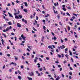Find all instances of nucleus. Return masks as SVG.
I'll return each mask as SVG.
<instances>
[{
	"instance_id": "1",
	"label": "nucleus",
	"mask_w": 80,
	"mask_h": 80,
	"mask_svg": "<svg viewBox=\"0 0 80 80\" xmlns=\"http://www.w3.org/2000/svg\"><path fill=\"white\" fill-rule=\"evenodd\" d=\"M12 28V26H10L9 28V27H8L6 29V30L5 29H4L3 30V32H8V30H10V29H11Z\"/></svg>"
},
{
	"instance_id": "2",
	"label": "nucleus",
	"mask_w": 80,
	"mask_h": 80,
	"mask_svg": "<svg viewBox=\"0 0 80 80\" xmlns=\"http://www.w3.org/2000/svg\"><path fill=\"white\" fill-rule=\"evenodd\" d=\"M21 36V37H22V38L23 40H25V38H27L26 37H25L23 36V34H22Z\"/></svg>"
},
{
	"instance_id": "3",
	"label": "nucleus",
	"mask_w": 80,
	"mask_h": 80,
	"mask_svg": "<svg viewBox=\"0 0 80 80\" xmlns=\"http://www.w3.org/2000/svg\"><path fill=\"white\" fill-rule=\"evenodd\" d=\"M17 26L18 27H19V28H21V25L20 24V23H17Z\"/></svg>"
},
{
	"instance_id": "4",
	"label": "nucleus",
	"mask_w": 80,
	"mask_h": 80,
	"mask_svg": "<svg viewBox=\"0 0 80 80\" xmlns=\"http://www.w3.org/2000/svg\"><path fill=\"white\" fill-rule=\"evenodd\" d=\"M8 14L10 17H12V18H13V16L12 14H11V13H10V12H8Z\"/></svg>"
},
{
	"instance_id": "5",
	"label": "nucleus",
	"mask_w": 80,
	"mask_h": 80,
	"mask_svg": "<svg viewBox=\"0 0 80 80\" xmlns=\"http://www.w3.org/2000/svg\"><path fill=\"white\" fill-rule=\"evenodd\" d=\"M65 48V47L64 45H62V46H60V48L61 49H63V48Z\"/></svg>"
},
{
	"instance_id": "6",
	"label": "nucleus",
	"mask_w": 80,
	"mask_h": 80,
	"mask_svg": "<svg viewBox=\"0 0 80 80\" xmlns=\"http://www.w3.org/2000/svg\"><path fill=\"white\" fill-rule=\"evenodd\" d=\"M53 8L54 13H56V12H55V11L54 10V9H55V6H53Z\"/></svg>"
},
{
	"instance_id": "7",
	"label": "nucleus",
	"mask_w": 80,
	"mask_h": 80,
	"mask_svg": "<svg viewBox=\"0 0 80 80\" xmlns=\"http://www.w3.org/2000/svg\"><path fill=\"white\" fill-rule=\"evenodd\" d=\"M35 22L36 23V24H37V25L38 27H39V26L40 25H39V24H37V21L35 20Z\"/></svg>"
},
{
	"instance_id": "8",
	"label": "nucleus",
	"mask_w": 80,
	"mask_h": 80,
	"mask_svg": "<svg viewBox=\"0 0 80 80\" xmlns=\"http://www.w3.org/2000/svg\"><path fill=\"white\" fill-rule=\"evenodd\" d=\"M36 59H34V62L35 63H36V62H37V59H38V57H36L35 58Z\"/></svg>"
},
{
	"instance_id": "9",
	"label": "nucleus",
	"mask_w": 80,
	"mask_h": 80,
	"mask_svg": "<svg viewBox=\"0 0 80 80\" xmlns=\"http://www.w3.org/2000/svg\"><path fill=\"white\" fill-rule=\"evenodd\" d=\"M1 41L2 42V44L3 45H4V40L3 39H2Z\"/></svg>"
},
{
	"instance_id": "10",
	"label": "nucleus",
	"mask_w": 80,
	"mask_h": 80,
	"mask_svg": "<svg viewBox=\"0 0 80 80\" xmlns=\"http://www.w3.org/2000/svg\"><path fill=\"white\" fill-rule=\"evenodd\" d=\"M60 80V77L59 76H58L57 77V78L56 79V80Z\"/></svg>"
},
{
	"instance_id": "11",
	"label": "nucleus",
	"mask_w": 80,
	"mask_h": 80,
	"mask_svg": "<svg viewBox=\"0 0 80 80\" xmlns=\"http://www.w3.org/2000/svg\"><path fill=\"white\" fill-rule=\"evenodd\" d=\"M27 78L29 80H32V78H30V77H28Z\"/></svg>"
},
{
	"instance_id": "12",
	"label": "nucleus",
	"mask_w": 80,
	"mask_h": 80,
	"mask_svg": "<svg viewBox=\"0 0 80 80\" xmlns=\"http://www.w3.org/2000/svg\"><path fill=\"white\" fill-rule=\"evenodd\" d=\"M57 40V38L55 36L54 37V38H52V40Z\"/></svg>"
},
{
	"instance_id": "13",
	"label": "nucleus",
	"mask_w": 80,
	"mask_h": 80,
	"mask_svg": "<svg viewBox=\"0 0 80 80\" xmlns=\"http://www.w3.org/2000/svg\"><path fill=\"white\" fill-rule=\"evenodd\" d=\"M23 22H24L25 23L27 24V20H22Z\"/></svg>"
},
{
	"instance_id": "14",
	"label": "nucleus",
	"mask_w": 80,
	"mask_h": 80,
	"mask_svg": "<svg viewBox=\"0 0 80 80\" xmlns=\"http://www.w3.org/2000/svg\"><path fill=\"white\" fill-rule=\"evenodd\" d=\"M69 52L70 53V55L72 56V52H71V51H69Z\"/></svg>"
},
{
	"instance_id": "15",
	"label": "nucleus",
	"mask_w": 80,
	"mask_h": 80,
	"mask_svg": "<svg viewBox=\"0 0 80 80\" xmlns=\"http://www.w3.org/2000/svg\"><path fill=\"white\" fill-rule=\"evenodd\" d=\"M15 18H17V19H18V18H19V17H18V16H15Z\"/></svg>"
},
{
	"instance_id": "16",
	"label": "nucleus",
	"mask_w": 80,
	"mask_h": 80,
	"mask_svg": "<svg viewBox=\"0 0 80 80\" xmlns=\"http://www.w3.org/2000/svg\"><path fill=\"white\" fill-rule=\"evenodd\" d=\"M8 24L9 25H12V22H8Z\"/></svg>"
},
{
	"instance_id": "17",
	"label": "nucleus",
	"mask_w": 80,
	"mask_h": 80,
	"mask_svg": "<svg viewBox=\"0 0 80 80\" xmlns=\"http://www.w3.org/2000/svg\"><path fill=\"white\" fill-rule=\"evenodd\" d=\"M18 16H19V17L20 18H22V17H23L22 16L20 15H18Z\"/></svg>"
},
{
	"instance_id": "18",
	"label": "nucleus",
	"mask_w": 80,
	"mask_h": 80,
	"mask_svg": "<svg viewBox=\"0 0 80 80\" xmlns=\"http://www.w3.org/2000/svg\"><path fill=\"white\" fill-rule=\"evenodd\" d=\"M25 7H27V6H28V4H27V2L25 3Z\"/></svg>"
},
{
	"instance_id": "19",
	"label": "nucleus",
	"mask_w": 80,
	"mask_h": 80,
	"mask_svg": "<svg viewBox=\"0 0 80 80\" xmlns=\"http://www.w3.org/2000/svg\"><path fill=\"white\" fill-rule=\"evenodd\" d=\"M69 75H70L72 76V72H69Z\"/></svg>"
},
{
	"instance_id": "20",
	"label": "nucleus",
	"mask_w": 80,
	"mask_h": 80,
	"mask_svg": "<svg viewBox=\"0 0 80 80\" xmlns=\"http://www.w3.org/2000/svg\"><path fill=\"white\" fill-rule=\"evenodd\" d=\"M32 29H33V30H34V31H35L36 32V31H37V29H35V28H34V27H33Z\"/></svg>"
},
{
	"instance_id": "21",
	"label": "nucleus",
	"mask_w": 80,
	"mask_h": 80,
	"mask_svg": "<svg viewBox=\"0 0 80 80\" xmlns=\"http://www.w3.org/2000/svg\"><path fill=\"white\" fill-rule=\"evenodd\" d=\"M66 14L67 15L69 16V17H70V14H69V13H68V12L66 13Z\"/></svg>"
},
{
	"instance_id": "22",
	"label": "nucleus",
	"mask_w": 80,
	"mask_h": 80,
	"mask_svg": "<svg viewBox=\"0 0 80 80\" xmlns=\"http://www.w3.org/2000/svg\"><path fill=\"white\" fill-rule=\"evenodd\" d=\"M2 35H3V36L4 37H5V38H7V36H6V35H5V34L2 33Z\"/></svg>"
},
{
	"instance_id": "23",
	"label": "nucleus",
	"mask_w": 80,
	"mask_h": 80,
	"mask_svg": "<svg viewBox=\"0 0 80 80\" xmlns=\"http://www.w3.org/2000/svg\"><path fill=\"white\" fill-rule=\"evenodd\" d=\"M43 28L44 29V30H46V27H45V26H43Z\"/></svg>"
},
{
	"instance_id": "24",
	"label": "nucleus",
	"mask_w": 80,
	"mask_h": 80,
	"mask_svg": "<svg viewBox=\"0 0 80 80\" xmlns=\"http://www.w3.org/2000/svg\"><path fill=\"white\" fill-rule=\"evenodd\" d=\"M57 55H58V57H59V58H61V55H60L59 54H58Z\"/></svg>"
},
{
	"instance_id": "25",
	"label": "nucleus",
	"mask_w": 80,
	"mask_h": 80,
	"mask_svg": "<svg viewBox=\"0 0 80 80\" xmlns=\"http://www.w3.org/2000/svg\"><path fill=\"white\" fill-rule=\"evenodd\" d=\"M23 11H24L25 12H27V9H24Z\"/></svg>"
},
{
	"instance_id": "26",
	"label": "nucleus",
	"mask_w": 80,
	"mask_h": 80,
	"mask_svg": "<svg viewBox=\"0 0 80 80\" xmlns=\"http://www.w3.org/2000/svg\"><path fill=\"white\" fill-rule=\"evenodd\" d=\"M39 71L40 72H42V70H43L42 68H40L39 69Z\"/></svg>"
},
{
	"instance_id": "27",
	"label": "nucleus",
	"mask_w": 80,
	"mask_h": 80,
	"mask_svg": "<svg viewBox=\"0 0 80 80\" xmlns=\"http://www.w3.org/2000/svg\"><path fill=\"white\" fill-rule=\"evenodd\" d=\"M31 75L32 76H33V75H34V74L33 73V72H31Z\"/></svg>"
},
{
	"instance_id": "28",
	"label": "nucleus",
	"mask_w": 80,
	"mask_h": 80,
	"mask_svg": "<svg viewBox=\"0 0 80 80\" xmlns=\"http://www.w3.org/2000/svg\"><path fill=\"white\" fill-rule=\"evenodd\" d=\"M68 9L69 10H70V9H71V7H70V6H69L68 7Z\"/></svg>"
},
{
	"instance_id": "29",
	"label": "nucleus",
	"mask_w": 80,
	"mask_h": 80,
	"mask_svg": "<svg viewBox=\"0 0 80 80\" xmlns=\"http://www.w3.org/2000/svg\"><path fill=\"white\" fill-rule=\"evenodd\" d=\"M14 58H15V60H18V58L17 57L14 56Z\"/></svg>"
},
{
	"instance_id": "30",
	"label": "nucleus",
	"mask_w": 80,
	"mask_h": 80,
	"mask_svg": "<svg viewBox=\"0 0 80 80\" xmlns=\"http://www.w3.org/2000/svg\"><path fill=\"white\" fill-rule=\"evenodd\" d=\"M62 10H64V11H66V8H63Z\"/></svg>"
},
{
	"instance_id": "31",
	"label": "nucleus",
	"mask_w": 80,
	"mask_h": 80,
	"mask_svg": "<svg viewBox=\"0 0 80 80\" xmlns=\"http://www.w3.org/2000/svg\"><path fill=\"white\" fill-rule=\"evenodd\" d=\"M48 48L50 49L51 48H52V46H48Z\"/></svg>"
},
{
	"instance_id": "32",
	"label": "nucleus",
	"mask_w": 80,
	"mask_h": 80,
	"mask_svg": "<svg viewBox=\"0 0 80 80\" xmlns=\"http://www.w3.org/2000/svg\"><path fill=\"white\" fill-rule=\"evenodd\" d=\"M68 30H70V28L69 26L68 27Z\"/></svg>"
},
{
	"instance_id": "33",
	"label": "nucleus",
	"mask_w": 80,
	"mask_h": 80,
	"mask_svg": "<svg viewBox=\"0 0 80 80\" xmlns=\"http://www.w3.org/2000/svg\"><path fill=\"white\" fill-rule=\"evenodd\" d=\"M73 15H74V16H75L76 17H77V14H75V13H73Z\"/></svg>"
},
{
	"instance_id": "34",
	"label": "nucleus",
	"mask_w": 80,
	"mask_h": 80,
	"mask_svg": "<svg viewBox=\"0 0 80 80\" xmlns=\"http://www.w3.org/2000/svg\"><path fill=\"white\" fill-rule=\"evenodd\" d=\"M11 64H12V65H14V63H13V62H12L10 64V65H11Z\"/></svg>"
},
{
	"instance_id": "35",
	"label": "nucleus",
	"mask_w": 80,
	"mask_h": 80,
	"mask_svg": "<svg viewBox=\"0 0 80 80\" xmlns=\"http://www.w3.org/2000/svg\"><path fill=\"white\" fill-rule=\"evenodd\" d=\"M18 73L19 74H21V72H20V71H19V70H18Z\"/></svg>"
},
{
	"instance_id": "36",
	"label": "nucleus",
	"mask_w": 80,
	"mask_h": 80,
	"mask_svg": "<svg viewBox=\"0 0 80 80\" xmlns=\"http://www.w3.org/2000/svg\"><path fill=\"white\" fill-rule=\"evenodd\" d=\"M56 51L58 53V52H59V51H58V49H57L56 50Z\"/></svg>"
},
{
	"instance_id": "37",
	"label": "nucleus",
	"mask_w": 80,
	"mask_h": 80,
	"mask_svg": "<svg viewBox=\"0 0 80 80\" xmlns=\"http://www.w3.org/2000/svg\"><path fill=\"white\" fill-rule=\"evenodd\" d=\"M18 13H17V14H18H18H19V13H20V11H19V10H18Z\"/></svg>"
},
{
	"instance_id": "38",
	"label": "nucleus",
	"mask_w": 80,
	"mask_h": 80,
	"mask_svg": "<svg viewBox=\"0 0 80 80\" xmlns=\"http://www.w3.org/2000/svg\"><path fill=\"white\" fill-rule=\"evenodd\" d=\"M71 60L72 62H73L74 61L73 60V58H71Z\"/></svg>"
},
{
	"instance_id": "39",
	"label": "nucleus",
	"mask_w": 80,
	"mask_h": 80,
	"mask_svg": "<svg viewBox=\"0 0 80 80\" xmlns=\"http://www.w3.org/2000/svg\"><path fill=\"white\" fill-rule=\"evenodd\" d=\"M21 68L22 69L23 68H24L23 66V65L21 66Z\"/></svg>"
},
{
	"instance_id": "40",
	"label": "nucleus",
	"mask_w": 80,
	"mask_h": 80,
	"mask_svg": "<svg viewBox=\"0 0 80 80\" xmlns=\"http://www.w3.org/2000/svg\"><path fill=\"white\" fill-rule=\"evenodd\" d=\"M46 60H49V58L48 57H47L46 58Z\"/></svg>"
},
{
	"instance_id": "41",
	"label": "nucleus",
	"mask_w": 80,
	"mask_h": 80,
	"mask_svg": "<svg viewBox=\"0 0 80 80\" xmlns=\"http://www.w3.org/2000/svg\"><path fill=\"white\" fill-rule=\"evenodd\" d=\"M21 45H22V46H24V45H25V44H23L22 43H21L20 44Z\"/></svg>"
},
{
	"instance_id": "42",
	"label": "nucleus",
	"mask_w": 80,
	"mask_h": 80,
	"mask_svg": "<svg viewBox=\"0 0 80 80\" xmlns=\"http://www.w3.org/2000/svg\"><path fill=\"white\" fill-rule=\"evenodd\" d=\"M18 78L19 79H21V77L20 76H18Z\"/></svg>"
},
{
	"instance_id": "43",
	"label": "nucleus",
	"mask_w": 80,
	"mask_h": 80,
	"mask_svg": "<svg viewBox=\"0 0 80 80\" xmlns=\"http://www.w3.org/2000/svg\"><path fill=\"white\" fill-rule=\"evenodd\" d=\"M38 76H41V74H40V73H38Z\"/></svg>"
},
{
	"instance_id": "44",
	"label": "nucleus",
	"mask_w": 80,
	"mask_h": 80,
	"mask_svg": "<svg viewBox=\"0 0 80 80\" xmlns=\"http://www.w3.org/2000/svg\"><path fill=\"white\" fill-rule=\"evenodd\" d=\"M69 79H72V77L69 76Z\"/></svg>"
},
{
	"instance_id": "45",
	"label": "nucleus",
	"mask_w": 80,
	"mask_h": 80,
	"mask_svg": "<svg viewBox=\"0 0 80 80\" xmlns=\"http://www.w3.org/2000/svg\"><path fill=\"white\" fill-rule=\"evenodd\" d=\"M58 66L59 68H60V67H61V65H58Z\"/></svg>"
},
{
	"instance_id": "46",
	"label": "nucleus",
	"mask_w": 80,
	"mask_h": 80,
	"mask_svg": "<svg viewBox=\"0 0 80 80\" xmlns=\"http://www.w3.org/2000/svg\"><path fill=\"white\" fill-rule=\"evenodd\" d=\"M36 20H38V16H36Z\"/></svg>"
},
{
	"instance_id": "47",
	"label": "nucleus",
	"mask_w": 80,
	"mask_h": 80,
	"mask_svg": "<svg viewBox=\"0 0 80 80\" xmlns=\"http://www.w3.org/2000/svg\"><path fill=\"white\" fill-rule=\"evenodd\" d=\"M7 25V24H5L4 25V26H3L2 27H6Z\"/></svg>"
},
{
	"instance_id": "48",
	"label": "nucleus",
	"mask_w": 80,
	"mask_h": 80,
	"mask_svg": "<svg viewBox=\"0 0 80 80\" xmlns=\"http://www.w3.org/2000/svg\"><path fill=\"white\" fill-rule=\"evenodd\" d=\"M51 72L52 71V72H55V69H52V70H51Z\"/></svg>"
},
{
	"instance_id": "49",
	"label": "nucleus",
	"mask_w": 80,
	"mask_h": 80,
	"mask_svg": "<svg viewBox=\"0 0 80 80\" xmlns=\"http://www.w3.org/2000/svg\"><path fill=\"white\" fill-rule=\"evenodd\" d=\"M16 2L17 3H19V2H20V1H18V0H17Z\"/></svg>"
},
{
	"instance_id": "50",
	"label": "nucleus",
	"mask_w": 80,
	"mask_h": 80,
	"mask_svg": "<svg viewBox=\"0 0 80 80\" xmlns=\"http://www.w3.org/2000/svg\"><path fill=\"white\" fill-rule=\"evenodd\" d=\"M12 5H13V6H14V5H15V4H14V2H12Z\"/></svg>"
},
{
	"instance_id": "51",
	"label": "nucleus",
	"mask_w": 80,
	"mask_h": 80,
	"mask_svg": "<svg viewBox=\"0 0 80 80\" xmlns=\"http://www.w3.org/2000/svg\"><path fill=\"white\" fill-rule=\"evenodd\" d=\"M65 51H68V48H66L65 49Z\"/></svg>"
},
{
	"instance_id": "52",
	"label": "nucleus",
	"mask_w": 80,
	"mask_h": 80,
	"mask_svg": "<svg viewBox=\"0 0 80 80\" xmlns=\"http://www.w3.org/2000/svg\"><path fill=\"white\" fill-rule=\"evenodd\" d=\"M62 7L63 8H65V5H62Z\"/></svg>"
},
{
	"instance_id": "53",
	"label": "nucleus",
	"mask_w": 80,
	"mask_h": 80,
	"mask_svg": "<svg viewBox=\"0 0 80 80\" xmlns=\"http://www.w3.org/2000/svg\"><path fill=\"white\" fill-rule=\"evenodd\" d=\"M65 56L67 57V58H68V55L67 54L65 55Z\"/></svg>"
},
{
	"instance_id": "54",
	"label": "nucleus",
	"mask_w": 80,
	"mask_h": 80,
	"mask_svg": "<svg viewBox=\"0 0 80 80\" xmlns=\"http://www.w3.org/2000/svg\"><path fill=\"white\" fill-rule=\"evenodd\" d=\"M14 38H15V41H17V37H15Z\"/></svg>"
},
{
	"instance_id": "55",
	"label": "nucleus",
	"mask_w": 80,
	"mask_h": 80,
	"mask_svg": "<svg viewBox=\"0 0 80 80\" xmlns=\"http://www.w3.org/2000/svg\"><path fill=\"white\" fill-rule=\"evenodd\" d=\"M26 29L27 32H28V28H26Z\"/></svg>"
},
{
	"instance_id": "56",
	"label": "nucleus",
	"mask_w": 80,
	"mask_h": 80,
	"mask_svg": "<svg viewBox=\"0 0 80 80\" xmlns=\"http://www.w3.org/2000/svg\"><path fill=\"white\" fill-rule=\"evenodd\" d=\"M21 8H22V9H23V6H21Z\"/></svg>"
},
{
	"instance_id": "57",
	"label": "nucleus",
	"mask_w": 80,
	"mask_h": 80,
	"mask_svg": "<svg viewBox=\"0 0 80 80\" xmlns=\"http://www.w3.org/2000/svg\"><path fill=\"white\" fill-rule=\"evenodd\" d=\"M42 7L43 8V9H45V7H44V6L43 5H42Z\"/></svg>"
},
{
	"instance_id": "58",
	"label": "nucleus",
	"mask_w": 80,
	"mask_h": 80,
	"mask_svg": "<svg viewBox=\"0 0 80 80\" xmlns=\"http://www.w3.org/2000/svg\"><path fill=\"white\" fill-rule=\"evenodd\" d=\"M70 70H73V68H70Z\"/></svg>"
},
{
	"instance_id": "59",
	"label": "nucleus",
	"mask_w": 80,
	"mask_h": 80,
	"mask_svg": "<svg viewBox=\"0 0 80 80\" xmlns=\"http://www.w3.org/2000/svg\"><path fill=\"white\" fill-rule=\"evenodd\" d=\"M8 6H11V5H10V3H8Z\"/></svg>"
},
{
	"instance_id": "60",
	"label": "nucleus",
	"mask_w": 80,
	"mask_h": 80,
	"mask_svg": "<svg viewBox=\"0 0 80 80\" xmlns=\"http://www.w3.org/2000/svg\"><path fill=\"white\" fill-rule=\"evenodd\" d=\"M11 35H14V33H13V32L11 33Z\"/></svg>"
},
{
	"instance_id": "61",
	"label": "nucleus",
	"mask_w": 80,
	"mask_h": 80,
	"mask_svg": "<svg viewBox=\"0 0 80 80\" xmlns=\"http://www.w3.org/2000/svg\"><path fill=\"white\" fill-rule=\"evenodd\" d=\"M54 77L55 78H57V75H56V74H54Z\"/></svg>"
},
{
	"instance_id": "62",
	"label": "nucleus",
	"mask_w": 80,
	"mask_h": 80,
	"mask_svg": "<svg viewBox=\"0 0 80 80\" xmlns=\"http://www.w3.org/2000/svg\"><path fill=\"white\" fill-rule=\"evenodd\" d=\"M29 76H32V74L30 73H29Z\"/></svg>"
},
{
	"instance_id": "63",
	"label": "nucleus",
	"mask_w": 80,
	"mask_h": 80,
	"mask_svg": "<svg viewBox=\"0 0 80 80\" xmlns=\"http://www.w3.org/2000/svg\"><path fill=\"white\" fill-rule=\"evenodd\" d=\"M6 10H8V8H6Z\"/></svg>"
},
{
	"instance_id": "64",
	"label": "nucleus",
	"mask_w": 80,
	"mask_h": 80,
	"mask_svg": "<svg viewBox=\"0 0 80 80\" xmlns=\"http://www.w3.org/2000/svg\"><path fill=\"white\" fill-rule=\"evenodd\" d=\"M62 70V68H60V71H61Z\"/></svg>"
}]
</instances>
